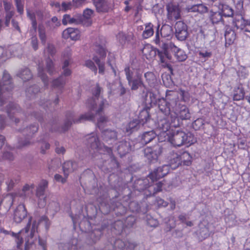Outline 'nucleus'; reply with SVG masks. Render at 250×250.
Returning <instances> with one entry per match:
<instances>
[{
    "instance_id": "obj_1",
    "label": "nucleus",
    "mask_w": 250,
    "mask_h": 250,
    "mask_svg": "<svg viewBox=\"0 0 250 250\" xmlns=\"http://www.w3.org/2000/svg\"><path fill=\"white\" fill-rule=\"evenodd\" d=\"M105 102H106V100H103L97 109L95 100L93 98L88 99L86 103V106L89 109L88 112L81 115L78 119H74L73 113L67 112L63 125L61 127H59L56 121H53L49 123V125L51 126L50 130L51 132L63 133L69 129L73 123L78 124L85 121H94L96 115H100L103 111Z\"/></svg>"
},
{
    "instance_id": "obj_2",
    "label": "nucleus",
    "mask_w": 250,
    "mask_h": 250,
    "mask_svg": "<svg viewBox=\"0 0 250 250\" xmlns=\"http://www.w3.org/2000/svg\"><path fill=\"white\" fill-rule=\"evenodd\" d=\"M170 92L171 94L167 92L166 99H158L156 104L159 110L166 116L170 115V112H173L174 106L179 102L178 94L174 92Z\"/></svg>"
},
{
    "instance_id": "obj_3",
    "label": "nucleus",
    "mask_w": 250,
    "mask_h": 250,
    "mask_svg": "<svg viewBox=\"0 0 250 250\" xmlns=\"http://www.w3.org/2000/svg\"><path fill=\"white\" fill-rule=\"evenodd\" d=\"M38 130L39 125L36 124H31L25 128L19 129V131L23 134L24 137H20L19 139L17 147L19 148H22L33 145L34 142L32 138Z\"/></svg>"
},
{
    "instance_id": "obj_4",
    "label": "nucleus",
    "mask_w": 250,
    "mask_h": 250,
    "mask_svg": "<svg viewBox=\"0 0 250 250\" xmlns=\"http://www.w3.org/2000/svg\"><path fill=\"white\" fill-rule=\"evenodd\" d=\"M168 140L174 146H181L185 144H193L195 139L193 134L191 132L177 130L168 136Z\"/></svg>"
},
{
    "instance_id": "obj_5",
    "label": "nucleus",
    "mask_w": 250,
    "mask_h": 250,
    "mask_svg": "<svg viewBox=\"0 0 250 250\" xmlns=\"http://www.w3.org/2000/svg\"><path fill=\"white\" fill-rule=\"evenodd\" d=\"M162 50L157 49V55L159 58L162 66L164 68H167L173 74V68L171 65L167 62V60H171L172 56L170 54L175 45L171 42L166 43L161 42L159 44Z\"/></svg>"
},
{
    "instance_id": "obj_6",
    "label": "nucleus",
    "mask_w": 250,
    "mask_h": 250,
    "mask_svg": "<svg viewBox=\"0 0 250 250\" xmlns=\"http://www.w3.org/2000/svg\"><path fill=\"white\" fill-rule=\"evenodd\" d=\"M108 226V223L103 222L101 224L93 225L91 230L87 232L86 242L88 245H93L99 241L103 234L104 230Z\"/></svg>"
},
{
    "instance_id": "obj_7",
    "label": "nucleus",
    "mask_w": 250,
    "mask_h": 250,
    "mask_svg": "<svg viewBox=\"0 0 250 250\" xmlns=\"http://www.w3.org/2000/svg\"><path fill=\"white\" fill-rule=\"evenodd\" d=\"M0 87V105L4 104V99L7 96V94L13 88V84L11 83V78L7 71H4L3 76L1 80Z\"/></svg>"
},
{
    "instance_id": "obj_8",
    "label": "nucleus",
    "mask_w": 250,
    "mask_h": 250,
    "mask_svg": "<svg viewBox=\"0 0 250 250\" xmlns=\"http://www.w3.org/2000/svg\"><path fill=\"white\" fill-rule=\"evenodd\" d=\"M144 156L150 163L157 162L158 156L162 152V147L158 145L152 147H146L144 150Z\"/></svg>"
},
{
    "instance_id": "obj_9",
    "label": "nucleus",
    "mask_w": 250,
    "mask_h": 250,
    "mask_svg": "<svg viewBox=\"0 0 250 250\" xmlns=\"http://www.w3.org/2000/svg\"><path fill=\"white\" fill-rule=\"evenodd\" d=\"M7 113L8 116L12 121L14 120L15 124L20 122V117L22 118L21 115L24 116L21 108L16 103H10L7 106Z\"/></svg>"
},
{
    "instance_id": "obj_10",
    "label": "nucleus",
    "mask_w": 250,
    "mask_h": 250,
    "mask_svg": "<svg viewBox=\"0 0 250 250\" xmlns=\"http://www.w3.org/2000/svg\"><path fill=\"white\" fill-rule=\"evenodd\" d=\"M176 38L180 41H185L188 36V26L183 21H178L174 25Z\"/></svg>"
},
{
    "instance_id": "obj_11",
    "label": "nucleus",
    "mask_w": 250,
    "mask_h": 250,
    "mask_svg": "<svg viewBox=\"0 0 250 250\" xmlns=\"http://www.w3.org/2000/svg\"><path fill=\"white\" fill-rule=\"evenodd\" d=\"M138 148L137 146L132 145V142L124 140L118 143L116 149L120 156L123 157L134 149Z\"/></svg>"
},
{
    "instance_id": "obj_12",
    "label": "nucleus",
    "mask_w": 250,
    "mask_h": 250,
    "mask_svg": "<svg viewBox=\"0 0 250 250\" xmlns=\"http://www.w3.org/2000/svg\"><path fill=\"white\" fill-rule=\"evenodd\" d=\"M173 112L175 114V119L178 117L181 120H189L190 118V113L188 108L185 105H181L177 103L173 108Z\"/></svg>"
},
{
    "instance_id": "obj_13",
    "label": "nucleus",
    "mask_w": 250,
    "mask_h": 250,
    "mask_svg": "<svg viewBox=\"0 0 250 250\" xmlns=\"http://www.w3.org/2000/svg\"><path fill=\"white\" fill-rule=\"evenodd\" d=\"M167 11V18L171 21L177 20L180 19L181 10L178 4L169 2L166 5Z\"/></svg>"
},
{
    "instance_id": "obj_14",
    "label": "nucleus",
    "mask_w": 250,
    "mask_h": 250,
    "mask_svg": "<svg viewBox=\"0 0 250 250\" xmlns=\"http://www.w3.org/2000/svg\"><path fill=\"white\" fill-rule=\"evenodd\" d=\"M169 171V166L167 165H164L154 169L153 171L151 172L149 174L148 177L153 181H157L168 174Z\"/></svg>"
},
{
    "instance_id": "obj_15",
    "label": "nucleus",
    "mask_w": 250,
    "mask_h": 250,
    "mask_svg": "<svg viewBox=\"0 0 250 250\" xmlns=\"http://www.w3.org/2000/svg\"><path fill=\"white\" fill-rule=\"evenodd\" d=\"M142 97L146 107L150 108L156 104L159 99L156 94L147 90L143 91Z\"/></svg>"
},
{
    "instance_id": "obj_16",
    "label": "nucleus",
    "mask_w": 250,
    "mask_h": 250,
    "mask_svg": "<svg viewBox=\"0 0 250 250\" xmlns=\"http://www.w3.org/2000/svg\"><path fill=\"white\" fill-rule=\"evenodd\" d=\"M98 12H107L112 7V1L111 0H93Z\"/></svg>"
},
{
    "instance_id": "obj_17",
    "label": "nucleus",
    "mask_w": 250,
    "mask_h": 250,
    "mask_svg": "<svg viewBox=\"0 0 250 250\" xmlns=\"http://www.w3.org/2000/svg\"><path fill=\"white\" fill-rule=\"evenodd\" d=\"M157 134L153 130L144 132L139 137L140 142L138 143L139 147L146 145L155 139ZM138 144H136L137 146Z\"/></svg>"
},
{
    "instance_id": "obj_18",
    "label": "nucleus",
    "mask_w": 250,
    "mask_h": 250,
    "mask_svg": "<svg viewBox=\"0 0 250 250\" xmlns=\"http://www.w3.org/2000/svg\"><path fill=\"white\" fill-rule=\"evenodd\" d=\"M27 216V211L22 204L19 205L15 209L14 214V220L17 223H21Z\"/></svg>"
},
{
    "instance_id": "obj_19",
    "label": "nucleus",
    "mask_w": 250,
    "mask_h": 250,
    "mask_svg": "<svg viewBox=\"0 0 250 250\" xmlns=\"http://www.w3.org/2000/svg\"><path fill=\"white\" fill-rule=\"evenodd\" d=\"M86 145L91 149H98L100 146V142L99 138L94 133H91L86 136Z\"/></svg>"
},
{
    "instance_id": "obj_20",
    "label": "nucleus",
    "mask_w": 250,
    "mask_h": 250,
    "mask_svg": "<svg viewBox=\"0 0 250 250\" xmlns=\"http://www.w3.org/2000/svg\"><path fill=\"white\" fill-rule=\"evenodd\" d=\"M117 132L115 130L106 129L102 131V137L104 141L112 144L117 140Z\"/></svg>"
},
{
    "instance_id": "obj_21",
    "label": "nucleus",
    "mask_w": 250,
    "mask_h": 250,
    "mask_svg": "<svg viewBox=\"0 0 250 250\" xmlns=\"http://www.w3.org/2000/svg\"><path fill=\"white\" fill-rule=\"evenodd\" d=\"M62 36L65 38H70L72 40L77 41L80 38V32L77 28L70 27L63 31Z\"/></svg>"
},
{
    "instance_id": "obj_22",
    "label": "nucleus",
    "mask_w": 250,
    "mask_h": 250,
    "mask_svg": "<svg viewBox=\"0 0 250 250\" xmlns=\"http://www.w3.org/2000/svg\"><path fill=\"white\" fill-rule=\"evenodd\" d=\"M127 244L122 239H116L111 241L110 245H107L103 250L108 248V250H124Z\"/></svg>"
},
{
    "instance_id": "obj_23",
    "label": "nucleus",
    "mask_w": 250,
    "mask_h": 250,
    "mask_svg": "<svg viewBox=\"0 0 250 250\" xmlns=\"http://www.w3.org/2000/svg\"><path fill=\"white\" fill-rule=\"evenodd\" d=\"M128 83L132 90H136L141 86L146 87L143 82L142 76L139 74H137Z\"/></svg>"
},
{
    "instance_id": "obj_24",
    "label": "nucleus",
    "mask_w": 250,
    "mask_h": 250,
    "mask_svg": "<svg viewBox=\"0 0 250 250\" xmlns=\"http://www.w3.org/2000/svg\"><path fill=\"white\" fill-rule=\"evenodd\" d=\"M198 239L202 241L209 236L210 232L208 228L203 223L199 224V229L196 232Z\"/></svg>"
},
{
    "instance_id": "obj_25",
    "label": "nucleus",
    "mask_w": 250,
    "mask_h": 250,
    "mask_svg": "<svg viewBox=\"0 0 250 250\" xmlns=\"http://www.w3.org/2000/svg\"><path fill=\"white\" fill-rule=\"evenodd\" d=\"M77 167L78 165L76 162L72 161L65 162L62 165V169L65 176L67 177L69 174L76 170Z\"/></svg>"
},
{
    "instance_id": "obj_26",
    "label": "nucleus",
    "mask_w": 250,
    "mask_h": 250,
    "mask_svg": "<svg viewBox=\"0 0 250 250\" xmlns=\"http://www.w3.org/2000/svg\"><path fill=\"white\" fill-rule=\"evenodd\" d=\"M150 108V107H146L139 113L138 120L142 124V126L145 125L150 120V115L149 113Z\"/></svg>"
},
{
    "instance_id": "obj_27",
    "label": "nucleus",
    "mask_w": 250,
    "mask_h": 250,
    "mask_svg": "<svg viewBox=\"0 0 250 250\" xmlns=\"http://www.w3.org/2000/svg\"><path fill=\"white\" fill-rule=\"evenodd\" d=\"M178 154L181 166H189L191 165L192 157L189 153L187 151H184Z\"/></svg>"
},
{
    "instance_id": "obj_28",
    "label": "nucleus",
    "mask_w": 250,
    "mask_h": 250,
    "mask_svg": "<svg viewBox=\"0 0 250 250\" xmlns=\"http://www.w3.org/2000/svg\"><path fill=\"white\" fill-rule=\"evenodd\" d=\"M225 38L226 41V46H227V44L230 45L233 44L236 40V34L234 30L229 27H228L226 29Z\"/></svg>"
},
{
    "instance_id": "obj_29",
    "label": "nucleus",
    "mask_w": 250,
    "mask_h": 250,
    "mask_svg": "<svg viewBox=\"0 0 250 250\" xmlns=\"http://www.w3.org/2000/svg\"><path fill=\"white\" fill-rule=\"evenodd\" d=\"M48 181L46 180H42L38 185L37 188L36 195L40 199L42 198L44 202L45 197H44V192L48 187Z\"/></svg>"
},
{
    "instance_id": "obj_30",
    "label": "nucleus",
    "mask_w": 250,
    "mask_h": 250,
    "mask_svg": "<svg viewBox=\"0 0 250 250\" xmlns=\"http://www.w3.org/2000/svg\"><path fill=\"white\" fill-rule=\"evenodd\" d=\"M142 53L147 60H152L157 54V49L147 45L145 46L142 49Z\"/></svg>"
},
{
    "instance_id": "obj_31",
    "label": "nucleus",
    "mask_w": 250,
    "mask_h": 250,
    "mask_svg": "<svg viewBox=\"0 0 250 250\" xmlns=\"http://www.w3.org/2000/svg\"><path fill=\"white\" fill-rule=\"evenodd\" d=\"M187 9L189 12H197L201 14L207 13L208 11V8L204 4H197L192 6H188Z\"/></svg>"
},
{
    "instance_id": "obj_32",
    "label": "nucleus",
    "mask_w": 250,
    "mask_h": 250,
    "mask_svg": "<svg viewBox=\"0 0 250 250\" xmlns=\"http://www.w3.org/2000/svg\"><path fill=\"white\" fill-rule=\"evenodd\" d=\"M246 21H247L244 19L241 15H236L233 18L232 24L237 29L242 31L245 27Z\"/></svg>"
},
{
    "instance_id": "obj_33",
    "label": "nucleus",
    "mask_w": 250,
    "mask_h": 250,
    "mask_svg": "<svg viewBox=\"0 0 250 250\" xmlns=\"http://www.w3.org/2000/svg\"><path fill=\"white\" fill-rule=\"evenodd\" d=\"M221 10L223 16L225 17H232L234 15V11L231 7L227 4H220L218 7Z\"/></svg>"
},
{
    "instance_id": "obj_34",
    "label": "nucleus",
    "mask_w": 250,
    "mask_h": 250,
    "mask_svg": "<svg viewBox=\"0 0 250 250\" xmlns=\"http://www.w3.org/2000/svg\"><path fill=\"white\" fill-rule=\"evenodd\" d=\"M212 8L210 10L209 19L213 24L223 22V16L220 11H215Z\"/></svg>"
},
{
    "instance_id": "obj_35",
    "label": "nucleus",
    "mask_w": 250,
    "mask_h": 250,
    "mask_svg": "<svg viewBox=\"0 0 250 250\" xmlns=\"http://www.w3.org/2000/svg\"><path fill=\"white\" fill-rule=\"evenodd\" d=\"M149 182L147 179H138L137 180L134 185L135 188L136 190L141 191L149 189Z\"/></svg>"
},
{
    "instance_id": "obj_36",
    "label": "nucleus",
    "mask_w": 250,
    "mask_h": 250,
    "mask_svg": "<svg viewBox=\"0 0 250 250\" xmlns=\"http://www.w3.org/2000/svg\"><path fill=\"white\" fill-rule=\"evenodd\" d=\"M171 52H172L177 60L179 62L185 61L187 59V55L185 52L175 45L174 46Z\"/></svg>"
},
{
    "instance_id": "obj_37",
    "label": "nucleus",
    "mask_w": 250,
    "mask_h": 250,
    "mask_svg": "<svg viewBox=\"0 0 250 250\" xmlns=\"http://www.w3.org/2000/svg\"><path fill=\"white\" fill-rule=\"evenodd\" d=\"M169 169L171 168L172 169H175L179 166H181L179 154L173 153L172 156L169 160Z\"/></svg>"
},
{
    "instance_id": "obj_38",
    "label": "nucleus",
    "mask_w": 250,
    "mask_h": 250,
    "mask_svg": "<svg viewBox=\"0 0 250 250\" xmlns=\"http://www.w3.org/2000/svg\"><path fill=\"white\" fill-rule=\"evenodd\" d=\"M163 184L162 182H158L155 186H150L148 190L145 191V194L147 197L154 195L156 193L162 190Z\"/></svg>"
},
{
    "instance_id": "obj_39",
    "label": "nucleus",
    "mask_w": 250,
    "mask_h": 250,
    "mask_svg": "<svg viewBox=\"0 0 250 250\" xmlns=\"http://www.w3.org/2000/svg\"><path fill=\"white\" fill-rule=\"evenodd\" d=\"M17 76L20 77L23 81H26L32 78V74L28 68L25 67L21 69L18 73Z\"/></svg>"
},
{
    "instance_id": "obj_40",
    "label": "nucleus",
    "mask_w": 250,
    "mask_h": 250,
    "mask_svg": "<svg viewBox=\"0 0 250 250\" xmlns=\"http://www.w3.org/2000/svg\"><path fill=\"white\" fill-rule=\"evenodd\" d=\"M142 126V124L138 120H133L130 122L126 127V131L132 133L138 130Z\"/></svg>"
},
{
    "instance_id": "obj_41",
    "label": "nucleus",
    "mask_w": 250,
    "mask_h": 250,
    "mask_svg": "<svg viewBox=\"0 0 250 250\" xmlns=\"http://www.w3.org/2000/svg\"><path fill=\"white\" fill-rule=\"evenodd\" d=\"M233 99L234 101H238L243 100L245 96V90L243 87H238L234 88Z\"/></svg>"
},
{
    "instance_id": "obj_42",
    "label": "nucleus",
    "mask_w": 250,
    "mask_h": 250,
    "mask_svg": "<svg viewBox=\"0 0 250 250\" xmlns=\"http://www.w3.org/2000/svg\"><path fill=\"white\" fill-rule=\"evenodd\" d=\"M66 82V79L61 75L59 78L52 81V86L54 88L61 89L63 87Z\"/></svg>"
},
{
    "instance_id": "obj_43",
    "label": "nucleus",
    "mask_w": 250,
    "mask_h": 250,
    "mask_svg": "<svg viewBox=\"0 0 250 250\" xmlns=\"http://www.w3.org/2000/svg\"><path fill=\"white\" fill-rule=\"evenodd\" d=\"M93 61L95 62L98 66L99 73L103 75L104 73V59H101L99 58L98 56L94 55L93 57Z\"/></svg>"
},
{
    "instance_id": "obj_44",
    "label": "nucleus",
    "mask_w": 250,
    "mask_h": 250,
    "mask_svg": "<svg viewBox=\"0 0 250 250\" xmlns=\"http://www.w3.org/2000/svg\"><path fill=\"white\" fill-rule=\"evenodd\" d=\"M153 25L151 23H148L146 25L145 29L143 32V37L147 39L154 34Z\"/></svg>"
},
{
    "instance_id": "obj_45",
    "label": "nucleus",
    "mask_w": 250,
    "mask_h": 250,
    "mask_svg": "<svg viewBox=\"0 0 250 250\" xmlns=\"http://www.w3.org/2000/svg\"><path fill=\"white\" fill-rule=\"evenodd\" d=\"M94 50L95 51V52L97 54L96 55L98 56L99 58L101 59H105L106 55V52L105 48L103 45L100 44L95 45Z\"/></svg>"
},
{
    "instance_id": "obj_46",
    "label": "nucleus",
    "mask_w": 250,
    "mask_h": 250,
    "mask_svg": "<svg viewBox=\"0 0 250 250\" xmlns=\"http://www.w3.org/2000/svg\"><path fill=\"white\" fill-rule=\"evenodd\" d=\"M39 91L40 87L38 85L35 84L27 88L26 90V95L30 98H33Z\"/></svg>"
},
{
    "instance_id": "obj_47",
    "label": "nucleus",
    "mask_w": 250,
    "mask_h": 250,
    "mask_svg": "<svg viewBox=\"0 0 250 250\" xmlns=\"http://www.w3.org/2000/svg\"><path fill=\"white\" fill-rule=\"evenodd\" d=\"M39 36L43 45H45L46 42V35L45 27L42 25H39L38 27Z\"/></svg>"
},
{
    "instance_id": "obj_48",
    "label": "nucleus",
    "mask_w": 250,
    "mask_h": 250,
    "mask_svg": "<svg viewBox=\"0 0 250 250\" xmlns=\"http://www.w3.org/2000/svg\"><path fill=\"white\" fill-rule=\"evenodd\" d=\"M128 207L130 211L132 212H143L145 213L146 211H142L140 205L138 202L135 201L131 202L129 205Z\"/></svg>"
},
{
    "instance_id": "obj_49",
    "label": "nucleus",
    "mask_w": 250,
    "mask_h": 250,
    "mask_svg": "<svg viewBox=\"0 0 250 250\" xmlns=\"http://www.w3.org/2000/svg\"><path fill=\"white\" fill-rule=\"evenodd\" d=\"M73 16L75 20L76 21H75V24H83L86 26H89L91 24V22L90 21H88L86 24L85 22V20L84 19L83 16L81 14H77Z\"/></svg>"
},
{
    "instance_id": "obj_50",
    "label": "nucleus",
    "mask_w": 250,
    "mask_h": 250,
    "mask_svg": "<svg viewBox=\"0 0 250 250\" xmlns=\"http://www.w3.org/2000/svg\"><path fill=\"white\" fill-rule=\"evenodd\" d=\"M19 179L18 178H8L6 181L7 191L12 190L15 185L19 182Z\"/></svg>"
},
{
    "instance_id": "obj_51",
    "label": "nucleus",
    "mask_w": 250,
    "mask_h": 250,
    "mask_svg": "<svg viewBox=\"0 0 250 250\" xmlns=\"http://www.w3.org/2000/svg\"><path fill=\"white\" fill-rule=\"evenodd\" d=\"M114 210L118 215H123L126 213L127 209L122 204L117 203Z\"/></svg>"
},
{
    "instance_id": "obj_52",
    "label": "nucleus",
    "mask_w": 250,
    "mask_h": 250,
    "mask_svg": "<svg viewBox=\"0 0 250 250\" xmlns=\"http://www.w3.org/2000/svg\"><path fill=\"white\" fill-rule=\"evenodd\" d=\"M38 75L40 77L45 85H48V79L46 75L44 73V69L42 66H39Z\"/></svg>"
},
{
    "instance_id": "obj_53",
    "label": "nucleus",
    "mask_w": 250,
    "mask_h": 250,
    "mask_svg": "<svg viewBox=\"0 0 250 250\" xmlns=\"http://www.w3.org/2000/svg\"><path fill=\"white\" fill-rule=\"evenodd\" d=\"M31 218V217H30L26 226L23 229L21 230L19 233H15L13 232H10V234L12 236L15 237V238H17V237H19L20 235V234L23 233H26L28 232L30 229Z\"/></svg>"
},
{
    "instance_id": "obj_54",
    "label": "nucleus",
    "mask_w": 250,
    "mask_h": 250,
    "mask_svg": "<svg viewBox=\"0 0 250 250\" xmlns=\"http://www.w3.org/2000/svg\"><path fill=\"white\" fill-rule=\"evenodd\" d=\"M102 113V112H101ZM101 113L99 115H100V117L98 119V121L97 123V125L98 127L100 129H103L104 124H105L108 121V119L107 117H106L105 115H101Z\"/></svg>"
},
{
    "instance_id": "obj_55",
    "label": "nucleus",
    "mask_w": 250,
    "mask_h": 250,
    "mask_svg": "<svg viewBox=\"0 0 250 250\" xmlns=\"http://www.w3.org/2000/svg\"><path fill=\"white\" fill-rule=\"evenodd\" d=\"M38 224L36 221H34L32 224V228L31 229L30 234L26 238H29L31 240H35L36 239H34V236L36 232L38 231Z\"/></svg>"
},
{
    "instance_id": "obj_56",
    "label": "nucleus",
    "mask_w": 250,
    "mask_h": 250,
    "mask_svg": "<svg viewBox=\"0 0 250 250\" xmlns=\"http://www.w3.org/2000/svg\"><path fill=\"white\" fill-rule=\"evenodd\" d=\"M76 21L74 16L71 17L69 14L64 15L62 19V23L64 25H67L68 23L75 24Z\"/></svg>"
},
{
    "instance_id": "obj_57",
    "label": "nucleus",
    "mask_w": 250,
    "mask_h": 250,
    "mask_svg": "<svg viewBox=\"0 0 250 250\" xmlns=\"http://www.w3.org/2000/svg\"><path fill=\"white\" fill-rule=\"evenodd\" d=\"M46 24L47 25L50 26L51 29H53L61 25L60 22L58 21L57 17L55 16L52 18L51 21H48L46 22Z\"/></svg>"
},
{
    "instance_id": "obj_58",
    "label": "nucleus",
    "mask_w": 250,
    "mask_h": 250,
    "mask_svg": "<svg viewBox=\"0 0 250 250\" xmlns=\"http://www.w3.org/2000/svg\"><path fill=\"white\" fill-rule=\"evenodd\" d=\"M46 68L48 73L52 75L54 71V63L50 58H48L46 60Z\"/></svg>"
},
{
    "instance_id": "obj_59",
    "label": "nucleus",
    "mask_w": 250,
    "mask_h": 250,
    "mask_svg": "<svg viewBox=\"0 0 250 250\" xmlns=\"http://www.w3.org/2000/svg\"><path fill=\"white\" fill-rule=\"evenodd\" d=\"M204 122L205 121L202 118H198L192 123V127L196 130H199L203 127Z\"/></svg>"
},
{
    "instance_id": "obj_60",
    "label": "nucleus",
    "mask_w": 250,
    "mask_h": 250,
    "mask_svg": "<svg viewBox=\"0 0 250 250\" xmlns=\"http://www.w3.org/2000/svg\"><path fill=\"white\" fill-rule=\"evenodd\" d=\"M199 57L203 58L205 61L208 60L212 56V52L206 50H201L198 52Z\"/></svg>"
},
{
    "instance_id": "obj_61",
    "label": "nucleus",
    "mask_w": 250,
    "mask_h": 250,
    "mask_svg": "<svg viewBox=\"0 0 250 250\" xmlns=\"http://www.w3.org/2000/svg\"><path fill=\"white\" fill-rule=\"evenodd\" d=\"M42 223H44L45 229L47 230H48V229L50 227L51 223H50V221H49V219L48 218V217L46 216L43 215V216H41L37 224L39 225V224Z\"/></svg>"
},
{
    "instance_id": "obj_62",
    "label": "nucleus",
    "mask_w": 250,
    "mask_h": 250,
    "mask_svg": "<svg viewBox=\"0 0 250 250\" xmlns=\"http://www.w3.org/2000/svg\"><path fill=\"white\" fill-rule=\"evenodd\" d=\"M85 65L93 71L95 74L97 73V68L94 63L91 60H87L85 62Z\"/></svg>"
},
{
    "instance_id": "obj_63",
    "label": "nucleus",
    "mask_w": 250,
    "mask_h": 250,
    "mask_svg": "<svg viewBox=\"0 0 250 250\" xmlns=\"http://www.w3.org/2000/svg\"><path fill=\"white\" fill-rule=\"evenodd\" d=\"M74 6L72 2H63L61 5V8H60V10L63 12H66L67 10L71 9L72 7Z\"/></svg>"
},
{
    "instance_id": "obj_64",
    "label": "nucleus",
    "mask_w": 250,
    "mask_h": 250,
    "mask_svg": "<svg viewBox=\"0 0 250 250\" xmlns=\"http://www.w3.org/2000/svg\"><path fill=\"white\" fill-rule=\"evenodd\" d=\"M179 93L184 102H186L189 100V94L188 91L180 89Z\"/></svg>"
}]
</instances>
